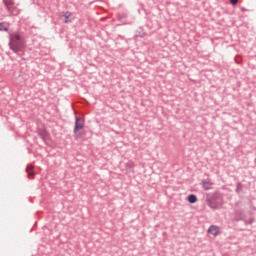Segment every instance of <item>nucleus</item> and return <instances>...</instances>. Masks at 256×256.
I'll use <instances>...</instances> for the list:
<instances>
[{
    "mask_svg": "<svg viewBox=\"0 0 256 256\" xmlns=\"http://www.w3.org/2000/svg\"><path fill=\"white\" fill-rule=\"evenodd\" d=\"M8 47L18 57H23V49H25V41L21 38V35L17 32L9 34Z\"/></svg>",
    "mask_w": 256,
    "mask_h": 256,
    "instance_id": "nucleus-1",
    "label": "nucleus"
},
{
    "mask_svg": "<svg viewBox=\"0 0 256 256\" xmlns=\"http://www.w3.org/2000/svg\"><path fill=\"white\" fill-rule=\"evenodd\" d=\"M85 128V119L79 116H75V123H74V137L75 139H81L83 134L81 133L82 129Z\"/></svg>",
    "mask_w": 256,
    "mask_h": 256,
    "instance_id": "nucleus-2",
    "label": "nucleus"
},
{
    "mask_svg": "<svg viewBox=\"0 0 256 256\" xmlns=\"http://www.w3.org/2000/svg\"><path fill=\"white\" fill-rule=\"evenodd\" d=\"M206 204L208 205V207H210V209H213L214 211L219 209V206L221 205L219 203V193L214 192L207 194Z\"/></svg>",
    "mask_w": 256,
    "mask_h": 256,
    "instance_id": "nucleus-3",
    "label": "nucleus"
},
{
    "mask_svg": "<svg viewBox=\"0 0 256 256\" xmlns=\"http://www.w3.org/2000/svg\"><path fill=\"white\" fill-rule=\"evenodd\" d=\"M3 4L6 7V11H8L10 13V15H15V7L13 5H15V2L13 0H3Z\"/></svg>",
    "mask_w": 256,
    "mask_h": 256,
    "instance_id": "nucleus-4",
    "label": "nucleus"
},
{
    "mask_svg": "<svg viewBox=\"0 0 256 256\" xmlns=\"http://www.w3.org/2000/svg\"><path fill=\"white\" fill-rule=\"evenodd\" d=\"M37 134L42 139V141L47 144V139H49V132L45 128H38Z\"/></svg>",
    "mask_w": 256,
    "mask_h": 256,
    "instance_id": "nucleus-5",
    "label": "nucleus"
},
{
    "mask_svg": "<svg viewBox=\"0 0 256 256\" xmlns=\"http://www.w3.org/2000/svg\"><path fill=\"white\" fill-rule=\"evenodd\" d=\"M208 233H210L214 237H217V235H219V233H221V230L219 229V226L211 225L208 228Z\"/></svg>",
    "mask_w": 256,
    "mask_h": 256,
    "instance_id": "nucleus-6",
    "label": "nucleus"
},
{
    "mask_svg": "<svg viewBox=\"0 0 256 256\" xmlns=\"http://www.w3.org/2000/svg\"><path fill=\"white\" fill-rule=\"evenodd\" d=\"M64 23H72L73 22V13L67 11L63 13Z\"/></svg>",
    "mask_w": 256,
    "mask_h": 256,
    "instance_id": "nucleus-7",
    "label": "nucleus"
},
{
    "mask_svg": "<svg viewBox=\"0 0 256 256\" xmlns=\"http://www.w3.org/2000/svg\"><path fill=\"white\" fill-rule=\"evenodd\" d=\"M212 185H213V182H211V180H209V179L202 180V187H203L204 191H209V189H211Z\"/></svg>",
    "mask_w": 256,
    "mask_h": 256,
    "instance_id": "nucleus-8",
    "label": "nucleus"
},
{
    "mask_svg": "<svg viewBox=\"0 0 256 256\" xmlns=\"http://www.w3.org/2000/svg\"><path fill=\"white\" fill-rule=\"evenodd\" d=\"M26 173H27L29 179H33V177H35V172L33 171V166H27Z\"/></svg>",
    "mask_w": 256,
    "mask_h": 256,
    "instance_id": "nucleus-9",
    "label": "nucleus"
},
{
    "mask_svg": "<svg viewBox=\"0 0 256 256\" xmlns=\"http://www.w3.org/2000/svg\"><path fill=\"white\" fill-rule=\"evenodd\" d=\"M235 219L236 221H243V219H245V215H243V212L241 210H237L235 212Z\"/></svg>",
    "mask_w": 256,
    "mask_h": 256,
    "instance_id": "nucleus-10",
    "label": "nucleus"
},
{
    "mask_svg": "<svg viewBox=\"0 0 256 256\" xmlns=\"http://www.w3.org/2000/svg\"><path fill=\"white\" fill-rule=\"evenodd\" d=\"M187 201H188V203H190L191 205L195 204V202L197 201V195H195V194H190V195H188Z\"/></svg>",
    "mask_w": 256,
    "mask_h": 256,
    "instance_id": "nucleus-11",
    "label": "nucleus"
},
{
    "mask_svg": "<svg viewBox=\"0 0 256 256\" xmlns=\"http://www.w3.org/2000/svg\"><path fill=\"white\" fill-rule=\"evenodd\" d=\"M0 31H9V24L7 22H0Z\"/></svg>",
    "mask_w": 256,
    "mask_h": 256,
    "instance_id": "nucleus-12",
    "label": "nucleus"
},
{
    "mask_svg": "<svg viewBox=\"0 0 256 256\" xmlns=\"http://www.w3.org/2000/svg\"><path fill=\"white\" fill-rule=\"evenodd\" d=\"M241 191H243V184L241 182H238L236 184V190L235 193H237V195H239L241 193Z\"/></svg>",
    "mask_w": 256,
    "mask_h": 256,
    "instance_id": "nucleus-13",
    "label": "nucleus"
},
{
    "mask_svg": "<svg viewBox=\"0 0 256 256\" xmlns=\"http://www.w3.org/2000/svg\"><path fill=\"white\" fill-rule=\"evenodd\" d=\"M253 223H255V219L253 218L248 221L247 220L245 221V225H253Z\"/></svg>",
    "mask_w": 256,
    "mask_h": 256,
    "instance_id": "nucleus-14",
    "label": "nucleus"
},
{
    "mask_svg": "<svg viewBox=\"0 0 256 256\" xmlns=\"http://www.w3.org/2000/svg\"><path fill=\"white\" fill-rule=\"evenodd\" d=\"M231 5H237L239 0H230Z\"/></svg>",
    "mask_w": 256,
    "mask_h": 256,
    "instance_id": "nucleus-15",
    "label": "nucleus"
},
{
    "mask_svg": "<svg viewBox=\"0 0 256 256\" xmlns=\"http://www.w3.org/2000/svg\"><path fill=\"white\" fill-rule=\"evenodd\" d=\"M118 39H121V40L123 41V40H125V36L119 34V35H118Z\"/></svg>",
    "mask_w": 256,
    "mask_h": 256,
    "instance_id": "nucleus-16",
    "label": "nucleus"
},
{
    "mask_svg": "<svg viewBox=\"0 0 256 256\" xmlns=\"http://www.w3.org/2000/svg\"><path fill=\"white\" fill-rule=\"evenodd\" d=\"M242 11H247V9H245V8H242Z\"/></svg>",
    "mask_w": 256,
    "mask_h": 256,
    "instance_id": "nucleus-17",
    "label": "nucleus"
}]
</instances>
